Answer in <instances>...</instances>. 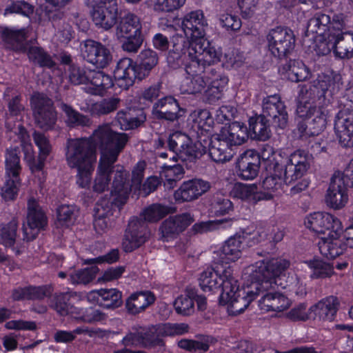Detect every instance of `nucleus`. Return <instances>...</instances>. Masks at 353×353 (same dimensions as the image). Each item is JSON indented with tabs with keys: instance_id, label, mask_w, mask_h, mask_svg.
<instances>
[{
	"instance_id": "23",
	"label": "nucleus",
	"mask_w": 353,
	"mask_h": 353,
	"mask_svg": "<svg viewBox=\"0 0 353 353\" xmlns=\"http://www.w3.org/2000/svg\"><path fill=\"white\" fill-rule=\"evenodd\" d=\"M194 221L190 213H183L165 219L161 224L159 230L161 239L164 241L176 237Z\"/></svg>"
},
{
	"instance_id": "36",
	"label": "nucleus",
	"mask_w": 353,
	"mask_h": 353,
	"mask_svg": "<svg viewBox=\"0 0 353 353\" xmlns=\"http://www.w3.org/2000/svg\"><path fill=\"white\" fill-rule=\"evenodd\" d=\"M155 296L150 291H141L132 294L125 301V308L130 314H137L143 312L153 304Z\"/></svg>"
},
{
	"instance_id": "61",
	"label": "nucleus",
	"mask_w": 353,
	"mask_h": 353,
	"mask_svg": "<svg viewBox=\"0 0 353 353\" xmlns=\"http://www.w3.org/2000/svg\"><path fill=\"white\" fill-rule=\"evenodd\" d=\"M190 139L187 134L178 131L173 132L169 136L167 141L168 147L170 151L174 153V155L172 157L173 159H176L181 150L184 148L186 144L190 143Z\"/></svg>"
},
{
	"instance_id": "3",
	"label": "nucleus",
	"mask_w": 353,
	"mask_h": 353,
	"mask_svg": "<svg viewBox=\"0 0 353 353\" xmlns=\"http://www.w3.org/2000/svg\"><path fill=\"white\" fill-rule=\"evenodd\" d=\"M222 279V292L219 303L227 306L230 315L236 316L243 312L253 300L264 292L263 290H255L253 287L254 280L246 288L239 289L238 281L234 276L232 268L225 271Z\"/></svg>"
},
{
	"instance_id": "24",
	"label": "nucleus",
	"mask_w": 353,
	"mask_h": 353,
	"mask_svg": "<svg viewBox=\"0 0 353 353\" xmlns=\"http://www.w3.org/2000/svg\"><path fill=\"white\" fill-rule=\"evenodd\" d=\"M208 23L203 11L198 10L187 14L183 20L182 28L186 37L191 40L201 41L205 35V28Z\"/></svg>"
},
{
	"instance_id": "48",
	"label": "nucleus",
	"mask_w": 353,
	"mask_h": 353,
	"mask_svg": "<svg viewBox=\"0 0 353 353\" xmlns=\"http://www.w3.org/2000/svg\"><path fill=\"white\" fill-rule=\"evenodd\" d=\"M19 153L18 148H10L6 150V176L20 177L22 168L20 163Z\"/></svg>"
},
{
	"instance_id": "59",
	"label": "nucleus",
	"mask_w": 353,
	"mask_h": 353,
	"mask_svg": "<svg viewBox=\"0 0 353 353\" xmlns=\"http://www.w3.org/2000/svg\"><path fill=\"white\" fill-rule=\"evenodd\" d=\"M227 83L228 79L225 77L221 78L219 80H212L205 92L204 97L205 101L209 103H214L220 99L222 97L223 88Z\"/></svg>"
},
{
	"instance_id": "37",
	"label": "nucleus",
	"mask_w": 353,
	"mask_h": 353,
	"mask_svg": "<svg viewBox=\"0 0 353 353\" xmlns=\"http://www.w3.org/2000/svg\"><path fill=\"white\" fill-rule=\"evenodd\" d=\"M271 121L266 119L264 115L260 114L250 118L249 133L253 139L259 141H266L270 137Z\"/></svg>"
},
{
	"instance_id": "27",
	"label": "nucleus",
	"mask_w": 353,
	"mask_h": 353,
	"mask_svg": "<svg viewBox=\"0 0 353 353\" xmlns=\"http://www.w3.org/2000/svg\"><path fill=\"white\" fill-rule=\"evenodd\" d=\"M210 188L211 184L207 181L201 179L188 180L174 192V198L179 202L191 201L207 192Z\"/></svg>"
},
{
	"instance_id": "43",
	"label": "nucleus",
	"mask_w": 353,
	"mask_h": 353,
	"mask_svg": "<svg viewBox=\"0 0 353 353\" xmlns=\"http://www.w3.org/2000/svg\"><path fill=\"white\" fill-rule=\"evenodd\" d=\"M196 296L194 288L188 287L184 294L178 296L174 302V307L177 314L189 316L194 312V301Z\"/></svg>"
},
{
	"instance_id": "41",
	"label": "nucleus",
	"mask_w": 353,
	"mask_h": 353,
	"mask_svg": "<svg viewBox=\"0 0 353 353\" xmlns=\"http://www.w3.org/2000/svg\"><path fill=\"white\" fill-rule=\"evenodd\" d=\"M228 267L225 268L220 274L219 270H215L213 268H208L204 270L199 277V285L201 289L205 292H211L222 288L223 276Z\"/></svg>"
},
{
	"instance_id": "62",
	"label": "nucleus",
	"mask_w": 353,
	"mask_h": 353,
	"mask_svg": "<svg viewBox=\"0 0 353 353\" xmlns=\"http://www.w3.org/2000/svg\"><path fill=\"white\" fill-rule=\"evenodd\" d=\"M100 305L105 307H118L121 304V293L117 289H100Z\"/></svg>"
},
{
	"instance_id": "47",
	"label": "nucleus",
	"mask_w": 353,
	"mask_h": 353,
	"mask_svg": "<svg viewBox=\"0 0 353 353\" xmlns=\"http://www.w3.org/2000/svg\"><path fill=\"white\" fill-rule=\"evenodd\" d=\"M285 77L292 82H299L307 79L310 72L306 65L299 60H290L283 66Z\"/></svg>"
},
{
	"instance_id": "52",
	"label": "nucleus",
	"mask_w": 353,
	"mask_h": 353,
	"mask_svg": "<svg viewBox=\"0 0 353 353\" xmlns=\"http://www.w3.org/2000/svg\"><path fill=\"white\" fill-rule=\"evenodd\" d=\"M61 110L65 113L66 123L70 127L85 126L90 123V119L85 115L79 113L73 108L65 103L60 104Z\"/></svg>"
},
{
	"instance_id": "64",
	"label": "nucleus",
	"mask_w": 353,
	"mask_h": 353,
	"mask_svg": "<svg viewBox=\"0 0 353 353\" xmlns=\"http://www.w3.org/2000/svg\"><path fill=\"white\" fill-rule=\"evenodd\" d=\"M234 221L232 219H222L216 221L201 222L193 225L192 230L196 233H203L219 228L230 227Z\"/></svg>"
},
{
	"instance_id": "44",
	"label": "nucleus",
	"mask_w": 353,
	"mask_h": 353,
	"mask_svg": "<svg viewBox=\"0 0 353 353\" xmlns=\"http://www.w3.org/2000/svg\"><path fill=\"white\" fill-rule=\"evenodd\" d=\"M17 228L18 222L15 219H12L8 223L0 224V244L6 248H10L19 254V251L14 248L17 243Z\"/></svg>"
},
{
	"instance_id": "11",
	"label": "nucleus",
	"mask_w": 353,
	"mask_h": 353,
	"mask_svg": "<svg viewBox=\"0 0 353 353\" xmlns=\"http://www.w3.org/2000/svg\"><path fill=\"white\" fill-rule=\"evenodd\" d=\"M36 125L43 130L54 128L57 117L53 102L43 93H35L30 99Z\"/></svg>"
},
{
	"instance_id": "32",
	"label": "nucleus",
	"mask_w": 353,
	"mask_h": 353,
	"mask_svg": "<svg viewBox=\"0 0 353 353\" xmlns=\"http://www.w3.org/2000/svg\"><path fill=\"white\" fill-rule=\"evenodd\" d=\"M231 147L221 134H214L211 137L208 143L209 154L214 162L228 161L233 155Z\"/></svg>"
},
{
	"instance_id": "31",
	"label": "nucleus",
	"mask_w": 353,
	"mask_h": 353,
	"mask_svg": "<svg viewBox=\"0 0 353 353\" xmlns=\"http://www.w3.org/2000/svg\"><path fill=\"white\" fill-rule=\"evenodd\" d=\"M237 174L242 179H254L259 170V157L254 152L249 151L240 156L237 161Z\"/></svg>"
},
{
	"instance_id": "46",
	"label": "nucleus",
	"mask_w": 353,
	"mask_h": 353,
	"mask_svg": "<svg viewBox=\"0 0 353 353\" xmlns=\"http://www.w3.org/2000/svg\"><path fill=\"white\" fill-rule=\"evenodd\" d=\"M206 152V146H204L201 142L194 143L192 139L190 143L185 145L181 150L176 159H180L187 163H195Z\"/></svg>"
},
{
	"instance_id": "57",
	"label": "nucleus",
	"mask_w": 353,
	"mask_h": 353,
	"mask_svg": "<svg viewBox=\"0 0 353 353\" xmlns=\"http://www.w3.org/2000/svg\"><path fill=\"white\" fill-rule=\"evenodd\" d=\"M78 210L70 205H62L57 209V223L64 227L72 225L77 216Z\"/></svg>"
},
{
	"instance_id": "5",
	"label": "nucleus",
	"mask_w": 353,
	"mask_h": 353,
	"mask_svg": "<svg viewBox=\"0 0 353 353\" xmlns=\"http://www.w3.org/2000/svg\"><path fill=\"white\" fill-rule=\"evenodd\" d=\"M91 139L101 150L100 159L115 163L129 137L125 133L114 131L109 125H103L94 131Z\"/></svg>"
},
{
	"instance_id": "34",
	"label": "nucleus",
	"mask_w": 353,
	"mask_h": 353,
	"mask_svg": "<svg viewBox=\"0 0 353 353\" xmlns=\"http://www.w3.org/2000/svg\"><path fill=\"white\" fill-rule=\"evenodd\" d=\"M232 192L234 197L252 203L263 200L268 201L273 197L271 192H258L257 187L254 184H236Z\"/></svg>"
},
{
	"instance_id": "45",
	"label": "nucleus",
	"mask_w": 353,
	"mask_h": 353,
	"mask_svg": "<svg viewBox=\"0 0 353 353\" xmlns=\"http://www.w3.org/2000/svg\"><path fill=\"white\" fill-rule=\"evenodd\" d=\"M259 303L268 310L281 312L289 307V300L279 292L265 291L263 294Z\"/></svg>"
},
{
	"instance_id": "25",
	"label": "nucleus",
	"mask_w": 353,
	"mask_h": 353,
	"mask_svg": "<svg viewBox=\"0 0 353 353\" xmlns=\"http://www.w3.org/2000/svg\"><path fill=\"white\" fill-rule=\"evenodd\" d=\"M157 329L154 327L148 330H142L137 332H129L121 341L122 345L125 347H151L163 345L162 339L156 334Z\"/></svg>"
},
{
	"instance_id": "50",
	"label": "nucleus",
	"mask_w": 353,
	"mask_h": 353,
	"mask_svg": "<svg viewBox=\"0 0 353 353\" xmlns=\"http://www.w3.org/2000/svg\"><path fill=\"white\" fill-rule=\"evenodd\" d=\"M68 293H56L50 299V307L61 316H67L74 313V308L69 303Z\"/></svg>"
},
{
	"instance_id": "21",
	"label": "nucleus",
	"mask_w": 353,
	"mask_h": 353,
	"mask_svg": "<svg viewBox=\"0 0 353 353\" xmlns=\"http://www.w3.org/2000/svg\"><path fill=\"white\" fill-rule=\"evenodd\" d=\"M334 130L341 146H353V110L343 109L339 112L335 117Z\"/></svg>"
},
{
	"instance_id": "8",
	"label": "nucleus",
	"mask_w": 353,
	"mask_h": 353,
	"mask_svg": "<svg viewBox=\"0 0 353 353\" xmlns=\"http://www.w3.org/2000/svg\"><path fill=\"white\" fill-rule=\"evenodd\" d=\"M197 48L196 53L183 63L185 72L189 76H206V73L213 72L210 65L221 60V53L206 41Z\"/></svg>"
},
{
	"instance_id": "1",
	"label": "nucleus",
	"mask_w": 353,
	"mask_h": 353,
	"mask_svg": "<svg viewBox=\"0 0 353 353\" xmlns=\"http://www.w3.org/2000/svg\"><path fill=\"white\" fill-rule=\"evenodd\" d=\"M96 145L88 139H69L66 144L65 158L68 166L78 171L77 183L82 188L89 187L96 161Z\"/></svg>"
},
{
	"instance_id": "2",
	"label": "nucleus",
	"mask_w": 353,
	"mask_h": 353,
	"mask_svg": "<svg viewBox=\"0 0 353 353\" xmlns=\"http://www.w3.org/2000/svg\"><path fill=\"white\" fill-rule=\"evenodd\" d=\"M128 174L120 165L99 160L92 190L94 192L102 193L110 190L124 203L130 192V185L128 179Z\"/></svg>"
},
{
	"instance_id": "30",
	"label": "nucleus",
	"mask_w": 353,
	"mask_h": 353,
	"mask_svg": "<svg viewBox=\"0 0 353 353\" xmlns=\"http://www.w3.org/2000/svg\"><path fill=\"white\" fill-rule=\"evenodd\" d=\"M181 110L177 101L173 97L167 96L154 103L152 113L157 119L174 121L181 116Z\"/></svg>"
},
{
	"instance_id": "40",
	"label": "nucleus",
	"mask_w": 353,
	"mask_h": 353,
	"mask_svg": "<svg viewBox=\"0 0 353 353\" xmlns=\"http://www.w3.org/2000/svg\"><path fill=\"white\" fill-rule=\"evenodd\" d=\"M231 146L241 145L248 139L247 127L242 123L233 122L220 134Z\"/></svg>"
},
{
	"instance_id": "38",
	"label": "nucleus",
	"mask_w": 353,
	"mask_h": 353,
	"mask_svg": "<svg viewBox=\"0 0 353 353\" xmlns=\"http://www.w3.org/2000/svg\"><path fill=\"white\" fill-rule=\"evenodd\" d=\"M88 91L95 95H101L113 85L111 77L103 71L88 70Z\"/></svg>"
},
{
	"instance_id": "14",
	"label": "nucleus",
	"mask_w": 353,
	"mask_h": 353,
	"mask_svg": "<svg viewBox=\"0 0 353 353\" xmlns=\"http://www.w3.org/2000/svg\"><path fill=\"white\" fill-rule=\"evenodd\" d=\"M347 19L343 14L334 15L335 56L341 59L353 57V32L346 31Z\"/></svg>"
},
{
	"instance_id": "58",
	"label": "nucleus",
	"mask_w": 353,
	"mask_h": 353,
	"mask_svg": "<svg viewBox=\"0 0 353 353\" xmlns=\"http://www.w3.org/2000/svg\"><path fill=\"white\" fill-rule=\"evenodd\" d=\"M21 185L20 177L6 176V181L1 190V195L6 201H13L17 198Z\"/></svg>"
},
{
	"instance_id": "12",
	"label": "nucleus",
	"mask_w": 353,
	"mask_h": 353,
	"mask_svg": "<svg viewBox=\"0 0 353 353\" xmlns=\"http://www.w3.org/2000/svg\"><path fill=\"white\" fill-rule=\"evenodd\" d=\"M188 39L190 38L186 36L179 34L172 37V48L167 57L168 63L172 68H177L183 65L190 57L196 53L197 47L201 46L205 42L194 40L190 41Z\"/></svg>"
},
{
	"instance_id": "54",
	"label": "nucleus",
	"mask_w": 353,
	"mask_h": 353,
	"mask_svg": "<svg viewBox=\"0 0 353 353\" xmlns=\"http://www.w3.org/2000/svg\"><path fill=\"white\" fill-rule=\"evenodd\" d=\"M170 212L169 208L159 203L149 205L141 214L143 220L150 223L157 222Z\"/></svg>"
},
{
	"instance_id": "49",
	"label": "nucleus",
	"mask_w": 353,
	"mask_h": 353,
	"mask_svg": "<svg viewBox=\"0 0 353 353\" xmlns=\"http://www.w3.org/2000/svg\"><path fill=\"white\" fill-rule=\"evenodd\" d=\"M342 78L339 74L325 75L319 81V88L322 90L323 96H333L341 88Z\"/></svg>"
},
{
	"instance_id": "7",
	"label": "nucleus",
	"mask_w": 353,
	"mask_h": 353,
	"mask_svg": "<svg viewBox=\"0 0 353 353\" xmlns=\"http://www.w3.org/2000/svg\"><path fill=\"white\" fill-rule=\"evenodd\" d=\"M3 37L7 47L15 51L26 52L30 61L41 67L53 68L55 63L51 57L42 48L37 46H28L26 43V33L25 29H6Z\"/></svg>"
},
{
	"instance_id": "20",
	"label": "nucleus",
	"mask_w": 353,
	"mask_h": 353,
	"mask_svg": "<svg viewBox=\"0 0 353 353\" xmlns=\"http://www.w3.org/2000/svg\"><path fill=\"white\" fill-rule=\"evenodd\" d=\"M304 223L307 228L319 234L342 230L341 221L327 212H314L307 216Z\"/></svg>"
},
{
	"instance_id": "28",
	"label": "nucleus",
	"mask_w": 353,
	"mask_h": 353,
	"mask_svg": "<svg viewBox=\"0 0 353 353\" xmlns=\"http://www.w3.org/2000/svg\"><path fill=\"white\" fill-rule=\"evenodd\" d=\"M244 241L245 237L239 234L231 236L224 243L220 250L214 253V255L219 257V259H216L214 256V261H216L217 263H225L235 261L241 257Z\"/></svg>"
},
{
	"instance_id": "56",
	"label": "nucleus",
	"mask_w": 353,
	"mask_h": 353,
	"mask_svg": "<svg viewBox=\"0 0 353 353\" xmlns=\"http://www.w3.org/2000/svg\"><path fill=\"white\" fill-rule=\"evenodd\" d=\"M278 167H279V163H274L273 164L274 173L266 176L263 181L262 186L264 190L274 192L281 188L283 183H285L283 174L280 173Z\"/></svg>"
},
{
	"instance_id": "4",
	"label": "nucleus",
	"mask_w": 353,
	"mask_h": 353,
	"mask_svg": "<svg viewBox=\"0 0 353 353\" xmlns=\"http://www.w3.org/2000/svg\"><path fill=\"white\" fill-rule=\"evenodd\" d=\"M158 62L157 53L151 49H145L139 53L136 63L129 58L121 59L114 69V75L119 86L128 89L137 79L141 81L147 77Z\"/></svg>"
},
{
	"instance_id": "33",
	"label": "nucleus",
	"mask_w": 353,
	"mask_h": 353,
	"mask_svg": "<svg viewBox=\"0 0 353 353\" xmlns=\"http://www.w3.org/2000/svg\"><path fill=\"white\" fill-rule=\"evenodd\" d=\"M146 120V116L142 110L127 109L117 112L115 122L123 130L137 128Z\"/></svg>"
},
{
	"instance_id": "39",
	"label": "nucleus",
	"mask_w": 353,
	"mask_h": 353,
	"mask_svg": "<svg viewBox=\"0 0 353 353\" xmlns=\"http://www.w3.org/2000/svg\"><path fill=\"white\" fill-rule=\"evenodd\" d=\"M139 18L134 14L127 12L122 16L116 28V35L119 39L128 34L141 32Z\"/></svg>"
},
{
	"instance_id": "60",
	"label": "nucleus",
	"mask_w": 353,
	"mask_h": 353,
	"mask_svg": "<svg viewBox=\"0 0 353 353\" xmlns=\"http://www.w3.org/2000/svg\"><path fill=\"white\" fill-rule=\"evenodd\" d=\"M121 103L119 98L110 97L104 99L101 101L94 103L92 105V113L97 115H104L110 114L116 110Z\"/></svg>"
},
{
	"instance_id": "51",
	"label": "nucleus",
	"mask_w": 353,
	"mask_h": 353,
	"mask_svg": "<svg viewBox=\"0 0 353 353\" xmlns=\"http://www.w3.org/2000/svg\"><path fill=\"white\" fill-rule=\"evenodd\" d=\"M208 76H189L182 81L180 90L183 94H195L200 93L206 85L205 79H209Z\"/></svg>"
},
{
	"instance_id": "29",
	"label": "nucleus",
	"mask_w": 353,
	"mask_h": 353,
	"mask_svg": "<svg viewBox=\"0 0 353 353\" xmlns=\"http://www.w3.org/2000/svg\"><path fill=\"white\" fill-rule=\"evenodd\" d=\"M318 246L321 254L327 259L336 258L346 248L344 239L340 236L339 232H332L321 236Z\"/></svg>"
},
{
	"instance_id": "15",
	"label": "nucleus",
	"mask_w": 353,
	"mask_h": 353,
	"mask_svg": "<svg viewBox=\"0 0 353 353\" xmlns=\"http://www.w3.org/2000/svg\"><path fill=\"white\" fill-rule=\"evenodd\" d=\"M26 225H23V240L31 241L34 239L39 232L43 230L47 225L48 219L42 208L34 198L28 201V214Z\"/></svg>"
},
{
	"instance_id": "18",
	"label": "nucleus",
	"mask_w": 353,
	"mask_h": 353,
	"mask_svg": "<svg viewBox=\"0 0 353 353\" xmlns=\"http://www.w3.org/2000/svg\"><path fill=\"white\" fill-rule=\"evenodd\" d=\"M349 187L350 183L344 180L341 172H334L325 196L327 205L335 210L343 208L348 201Z\"/></svg>"
},
{
	"instance_id": "26",
	"label": "nucleus",
	"mask_w": 353,
	"mask_h": 353,
	"mask_svg": "<svg viewBox=\"0 0 353 353\" xmlns=\"http://www.w3.org/2000/svg\"><path fill=\"white\" fill-rule=\"evenodd\" d=\"M341 302L334 295H330L321 299L309 308L314 319L323 321H333L339 310Z\"/></svg>"
},
{
	"instance_id": "63",
	"label": "nucleus",
	"mask_w": 353,
	"mask_h": 353,
	"mask_svg": "<svg viewBox=\"0 0 353 353\" xmlns=\"http://www.w3.org/2000/svg\"><path fill=\"white\" fill-rule=\"evenodd\" d=\"M98 268L96 267L86 268L77 271H70V280L72 284L85 285L92 281L96 276Z\"/></svg>"
},
{
	"instance_id": "22",
	"label": "nucleus",
	"mask_w": 353,
	"mask_h": 353,
	"mask_svg": "<svg viewBox=\"0 0 353 353\" xmlns=\"http://www.w3.org/2000/svg\"><path fill=\"white\" fill-rule=\"evenodd\" d=\"M90 14L94 23L105 30L112 28L117 21L118 6L115 1L108 0L105 3L92 6Z\"/></svg>"
},
{
	"instance_id": "35",
	"label": "nucleus",
	"mask_w": 353,
	"mask_h": 353,
	"mask_svg": "<svg viewBox=\"0 0 353 353\" xmlns=\"http://www.w3.org/2000/svg\"><path fill=\"white\" fill-rule=\"evenodd\" d=\"M334 22V17L331 21L328 14L318 12L315 14L307 23L305 32L306 37L325 36L331 33Z\"/></svg>"
},
{
	"instance_id": "53",
	"label": "nucleus",
	"mask_w": 353,
	"mask_h": 353,
	"mask_svg": "<svg viewBox=\"0 0 353 353\" xmlns=\"http://www.w3.org/2000/svg\"><path fill=\"white\" fill-rule=\"evenodd\" d=\"M331 33L325 36H312V39L316 41L315 50L319 55H327L332 51L335 54V40L334 28Z\"/></svg>"
},
{
	"instance_id": "19",
	"label": "nucleus",
	"mask_w": 353,
	"mask_h": 353,
	"mask_svg": "<svg viewBox=\"0 0 353 353\" xmlns=\"http://www.w3.org/2000/svg\"><path fill=\"white\" fill-rule=\"evenodd\" d=\"M262 115L270 119L274 128L284 129L287 126L288 114L284 102L278 94L268 96L263 100Z\"/></svg>"
},
{
	"instance_id": "17",
	"label": "nucleus",
	"mask_w": 353,
	"mask_h": 353,
	"mask_svg": "<svg viewBox=\"0 0 353 353\" xmlns=\"http://www.w3.org/2000/svg\"><path fill=\"white\" fill-rule=\"evenodd\" d=\"M81 56L87 62L97 68H105L112 61V54L110 49L100 42L87 39L81 44Z\"/></svg>"
},
{
	"instance_id": "9",
	"label": "nucleus",
	"mask_w": 353,
	"mask_h": 353,
	"mask_svg": "<svg viewBox=\"0 0 353 353\" xmlns=\"http://www.w3.org/2000/svg\"><path fill=\"white\" fill-rule=\"evenodd\" d=\"M312 156L305 150H298L279 163V172L283 174L285 183L290 185L301 179L312 163Z\"/></svg>"
},
{
	"instance_id": "55",
	"label": "nucleus",
	"mask_w": 353,
	"mask_h": 353,
	"mask_svg": "<svg viewBox=\"0 0 353 353\" xmlns=\"http://www.w3.org/2000/svg\"><path fill=\"white\" fill-rule=\"evenodd\" d=\"M308 266L312 270L311 277L313 279H325L334 274V263L330 264L321 260L310 261Z\"/></svg>"
},
{
	"instance_id": "42",
	"label": "nucleus",
	"mask_w": 353,
	"mask_h": 353,
	"mask_svg": "<svg viewBox=\"0 0 353 353\" xmlns=\"http://www.w3.org/2000/svg\"><path fill=\"white\" fill-rule=\"evenodd\" d=\"M217 343V340L211 336H198L194 340L183 339L178 345L179 347L189 352L213 351L211 347Z\"/></svg>"
},
{
	"instance_id": "10",
	"label": "nucleus",
	"mask_w": 353,
	"mask_h": 353,
	"mask_svg": "<svg viewBox=\"0 0 353 353\" xmlns=\"http://www.w3.org/2000/svg\"><path fill=\"white\" fill-rule=\"evenodd\" d=\"M298 112L301 117L306 119L305 123H301L299 126L303 136H316L325 128L328 110L325 108L312 106L305 102L304 105H299Z\"/></svg>"
},
{
	"instance_id": "16",
	"label": "nucleus",
	"mask_w": 353,
	"mask_h": 353,
	"mask_svg": "<svg viewBox=\"0 0 353 353\" xmlns=\"http://www.w3.org/2000/svg\"><path fill=\"white\" fill-rule=\"evenodd\" d=\"M150 236L148 225L142 217L134 216L128 223L123 239L125 252H130L145 243Z\"/></svg>"
},
{
	"instance_id": "6",
	"label": "nucleus",
	"mask_w": 353,
	"mask_h": 353,
	"mask_svg": "<svg viewBox=\"0 0 353 353\" xmlns=\"http://www.w3.org/2000/svg\"><path fill=\"white\" fill-rule=\"evenodd\" d=\"M290 261L284 259H272L261 261L252 267L251 280L256 290H274L277 283L276 277L281 276L290 267Z\"/></svg>"
},
{
	"instance_id": "13",
	"label": "nucleus",
	"mask_w": 353,
	"mask_h": 353,
	"mask_svg": "<svg viewBox=\"0 0 353 353\" xmlns=\"http://www.w3.org/2000/svg\"><path fill=\"white\" fill-rule=\"evenodd\" d=\"M267 41L269 51L279 59L287 57L295 46L294 33L287 28L276 27L270 30Z\"/></svg>"
}]
</instances>
